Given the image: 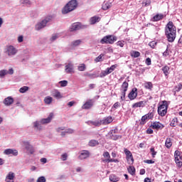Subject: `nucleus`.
<instances>
[{
    "instance_id": "1",
    "label": "nucleus",
    "mask_w": 182,
    "mask_h": 182,
    "mask_svg": "<svg viewBox=\"0 0 182 182\" xmlns=\"http://www.w3.org/2000/svg\"><path fill=\"white\" fill-rule=\"evenodd\" d=\"M177 30L173 23V21H169L165 28V35L167 38L168 42H174Z\"/></svg>"
},
{
    "instance_id": "2",
    "label": "nucleus",
    "mask_w": 182,
    "mask_h": 182,
    "mask_svg": "<svg viewBox=\"0 0 182 182\" xmlns=\"http://www.w3.org/2000/svg\"><path fill=\"white\" fill-rule=\"evenodd\" d=\"M76 8H77V1L71 0L63 8L62 14L66 15V14H69V12L75 11Z\"/></svg>"
},
{
    "instance_id": "3",
    "label": "nucleus",
    "mask_w": 182,
    "mask_h": 182,
    "mask_svg": "<svg viewBox=\"0 0 182 182\" xmlns=\"http://www.w3.org/2000/svg\"><path fill=\"white\" fill-rule=\"evenodd\" d=\"M52 19L53 17L52 16H48L45 18H43L41 21L38 22L36 25V31H41V29H43L49 22H52Z\"/></svg>"
},
{
    "instance_id": "4",
    "label": "nucleus",
    "mask_w": 182,
    "mask_h": 182,
    "mask_svg": "<svg viewBox=\"0 0 182 182\" xmlns=\"http://www.w3.org/2000/svg\"><path fill=\"white\" fill-rule=\"evenodd\" d=\"M167 109H168L167 101H163L162 104L158 107V114L161 117H164L167 114Z\"/></svg>"
},
{
    "instance_id": "5",
    "label": "nucleus",
    "mask_w": 182,
    "mask_h": 182,
    "mask_svg": "<svg viewBox=\"0 0 182 182\" xmlns=\"http://www.w3.org/2000/svg\"><path fill=\"white\" fill-rule=\"evenodd\" d=\"M116 41H117V37L112 35H109V36H104L101 39L100 43H102V45H105V43L106 44L109 43L110 45H112V43H114Z\"/></svg>"
},
{
    "instance_id": "6",
    "label": "nucleus",
    "mask_w": 182,
    "mask_h": 182,
    "mask_svg": "<svg viewBox=\"0 0 182 182\" xmlns=\"http://www.w3.org/2000/svg\"><path fill=\"white\" fill-rule=\"evenodd\" d=\"M87 28V26L82 25L81 23H74L70 28V32H75V31H80V29H85Z\"/></svg>"
},
{
    "instance_id": "7",
    "label": "nucleus",
    "mask_w": 182,
    "mask_h": 182,
    "mask_svg": "<svg viewBox=\"0 0 182 182\" xmlns=\"http://www.w3.org/2000/svg\"><path fill=\"white\" fill-rule=\"evenodd\" d=\"M90 157V151L87 150H82L78 153V160H86Z\"/></svg>"
},
{
    "instance_id": "8",
    "label": "nucleus",
    "mask_w": 182,
    "mask_h": 182,
    "mask_svg": "<svg viewBox=\"0 0 182 182\" xmlns=\"http://www.w3.org/2000/svg\"><path fill=\"white\" fill-rule=\"evenodd\" d=\"M6 53H7L8 56H15L18 53V50L14 46H8Z\"/></svg>"
},
{
    "instance_id": "9",
    "label": "nucleus",
    "mask_w": 182,
    "mask_h": 182,
    "mask_svg": "<svg viewBox=\"0 0 182 182\" xmlns=\"http://www.w3.org/2000/svg\"><path fill=\"white\" fill-rule=\"evenodd\" d=\"M3 153L6 156H10L11 157L12 156L16 157V156H18V150L15 149H6L4 151Z\"/></svg>"
},
{
    "instance_id": "10",
    "label": "nucleus",
    "mask_w": 182,
    "mask_h": 182,
    "mask_svg": "<svg viewBox=\"0 0 182 182\" xmlns=\"http://www.w3.org/2000/svg\"><path fill=\"white\" fill-rule=\"evenodd\" d=\"M42 124H43L41 122V120H36L32 123L33 129L36 132H41L43 129Z\"/></svg>"
},
{
    "instance_id": "11",
    "label": "nucleus",
    "mask_w": 182,
    "mask_h": 182,
    "mask_svg": "<svg viewBox=\"0 0 182 182\" xmlns=\"http://www.w3.org/2000/svg\"><path fill=\"white\" fill-rule=\"evenodd\" d=\"M23 144L25 149L27 150V151H28L31 154H33V153H35V149L32 145H31L29 141H24L23 142Z\"/></svg>"
},
{
    "instance_id": "12",
    "label": "nucleus",
    "mask_w": 182,
    "mask_h": 182,
    "mask_svg": "<svg viewBox=\"0 0 182 182\" xmlns=\"http://www.w3.org/2000/svg\"><path fill=\"white\" fill-rule=\"evenodd\" d=\"M151 127L154 129V130H163L164 125L160 123V122H155L151 124Z\"/></svg>"
},
{
    "instance_id": "13",
    "label": "nucleus",
    "mask_w": 182,
    "mask_h": 182,
    "mask_svg": "<svg viewBox=\"0 0 182 182\" xmlns=\"http://www.w3.org/2000/svg\"><path fill=\"white\" fill-rule=\"evenodd\" d=\"M65 68L66 73H73L75 72V65L72 63L66 64Z\"/></svg>"
},
{
    "instance_id": "14",
    "label": "nucleus",
    "mask_w": 182,
    "mask_h": 182,
    "mask_svg": "<svg viewBox=\"0 0 182 182\" xmlns=\"http://www.w3.org/2000/svg\"><path fill=\"white\" fill-rule=\"evenodd\" d=\"M116 129H112L109 133L108 135L112 140H119V139H122V135H116Z\"/></svg>"
},
{
    "instance_id": "15",
    "label": "nucleus",
    "mask_w": 182,
    "mask_h": 182,
    "mask_svg": "<svg viewBox=\"0 0 182 182\" xmlns=\"http://www.w3.org/2000/svg\"><path fill=\"white\" fill-rule=\"evenodd\" d=\"M52 119H53V112L50 113V114L48 115V117L47 118L41 119H40V121L42 124H48L50 123V122H52Z\"/></svg>"
},
{
    "instance_id": "16",
    "label": "nucleus",
    "mask_w": 182,
    "mask_h": 182,
    "mask_svg": "<svg viewBox=\"0 0 182 182\" xmlns=\"http://www.w3.org/2000/svg\"><path fill=\"white\" fill-rule=\"evenodd\" d=\"M128 97L129 100H134V99L137 97V88H133L132 91L129 93Z\"/></svg>"
},
{
    "instance_id": "17",
    "label": "nucleus",
    "mask_w": 182,
    "mask_h": 182,
    "mask_svg": "<svg viewBox=\"0 0 182 182\" xmlns=\"http://www.w3.org/2000/svg\"><path fill=\"white\" fill-rule=\"evenodd\" d=\"M15 180V173L10 171L6 176V182H14Z\"/></svg>"
},
{
    "instance_id": "18",
    "label": "nucleus",
    "mask_w": 182,
    "mask_h": 182,
    "mask_svg": "<svg viewBox=\"0 0 182 182\" xmlns=\"http://www.w3.org/2000/svg\"><path fill=\"white\" fill-rule=\"evenodd\" d=\"M14 103V98L12 97H8L4 99V105L5 106H11Z\"/></svg>"
},
{
    "instance_id": "19",
    "label": "nucleus",
    "mask_w": 182,
    "mask_h": 182,
    "mask_svg": "<svg viewBox=\"0 0 182 182\" xmlns=\"http://www.w3.org/2000/svg\"><path fill=\"white\" fill-rule=\"evenodd\" d=\"M75 133V130L70 128H68L67 129H64L63 132H61L62 137H65L66 134H73Z\"/></svg>"
},
{
    "instance_id": "20",
    "label": "nucleus",
    "mask_w": 182,
    "mask_h": 182,
    "mask_svg": "<svg viewBox=\"0 0 182 182\" xmlns=\"http://www.w3.org/2000/svg\"><path fill=\"white\" fill-rule=\"evenodd\" d=\"M92 107V100H88L82 106V109H90Z\"/></svg>"
},
{
    "instance_id": "21",
    "label": "nucleus",
    "mask_w": 182,
    "mask_h": 182,
    "mask_svg": "<svg viewBox=\"0 0 182 182\" xmlns=\"http://www.w3.org/2000/svg\"><path fill=\"white\" fill-rule=\"evenodd\" d=\"M146 105V102L144 101H140V102H136L134 103L133 105H132V107L133 108H136V107H144Z\"/></svg>"
},
{
    "instance_id": "22",
    "label": "nucleus",
    "mask_w": 182,
    "mask_h": 182,
    "mask_svg": "<svg viewBox=\"0 0 182 182\" xmlns=\"http://www.w3.org/2000/svg\"><path fill=\"white\" fill-rule=\"evenodd\" d=\"M102 18L99 16H94L92 17V25H95L98 22H100Z\"/></svg>"
},
{
    "instance_id": "23",
    "label": "nucleus",
    "mask_w": 182,
    "mask_h": 182,
    "mask_svg": "<svg viewBox=\"0 0 182 182\" xmlns=\"http://www.w3.org/2000/svg\"><path fill=\"white\" fill-rule=\"evenodd\" d=\"M164 18V16L163 14H156L152 18V21L153 22H157L161 19H163Z\"/></svg>"
},
{
    "instance_id": "24",
    "label": "nucleus",
    "mask_w": 182,
    "mask_h": 182,
    "mask_svg": "<svg viewBox=\"0 0 182 182\" xmlns=\"http://www.w3.org/2000/svg\"><path fill=\"white\" fill-rule=\"evenodd\" d=\"M53 97H55V99H62V95H60V92L58 90L53 92Z\"/></svg>"
},
{
    "instance_id": "25",
    "label": "nucleus",
    "mask_w": 182,
    "mask_h": 182,
    "mask_svg": "<svg viewBox=\"0 0 182 182\" xmlns=\"http://www.w3.org/2000/svg\"><path fill=\"white\" fill-rule=\"evenodd\" d=\"M165 146L166 149H170L173 146V142L171 138H167L165 142Z\"/></svg>"
},
{
    "instance_id": "26",
    "label": "nucleus",
    "mask_w": 182,
    "mask_h": 182,
    "mask_svg": "<svg viewBox=\"0 0 182 182\" xmlns=\"http://www.w3.org/2000/svg\"><path fill=\"white\" fill-rule=\"evenodd\" d=\"M113 122L112 117H108L102 120V124H109Z\"/></svg>"
},
{
    "instance_id": "27",
    "label": "nucleus",
    "mask_w": 182,
    "mask_h": 182,
    "mask_svg": "<svg viewBox=\"0 0 182 182\" xmlns=\"http://www.w3.org/2000/svg\"><path fill=\"white\" fill-rule=\"evenodd\" d=\"M53 102V98L50 96H47L44 98V102L46 105H50Z\"/></svg>"
},
{
    "instance_id": "28",
    "label": "nucleus",
    "mask_w": 182,
    "mask_h": 182,
    "mask_svg": "<svg viewBox=\"0 0 182 182\" xmlns=\"http://www.w3.org/2000/svg\"><path fill=\"white\" fill-rule=\"evenodd\" d=\"M127 89H129V83L124 81L121 86V90L127 92Z\"/></svg>"
},
{
    "instance_id": "29",
    "label": "nucleus",
    "mask_w": 182,
    "mask_h": 182,
    "mask_svg": "<svg viewBox=\"0 0 182 182\" xmlns=\"http://www.w3.org/2000/svg\"><path fill=\"white\" fill-rule=\"evenodd\" d=\"M177 124H178V119L177 117L173 118L171 123H170V126L171 127H176V126H177Z\"/></svg>"
},
{
    "instance_id": "30",
    "label": "nucleus",
    "mask_w": 182,
    "mask_h": 182,
    "mask_svg": "<svg viewBox=\"0 0 182 182\" xmlns=\"http://www.w3.org/2000/svg\"><path fill=\"white\" fill-rule=\"evenodd\" d=\"M20 2L25 6H31V5H32V1H31V0H21Z\"/></svg>"
},
{
    "instance_id": "31",
    "label": "nucleus",
    "mask_w": 182,
    "mask_h": 182,
    "mask_svg": "<svg viewBox=\"0 0 182 182\" xmlns=\"http://www.w3.org/2000/svg\"><path fill=\"white\" fill-rule=\"evenodd\" d=\"M109 8H112V3H104L102 4V9L103 11H107Z\"/></svg>"
},
{
    "instance_id": "32",
    "label": "nucleus",
    "mask_w": 182,
    "mask_h": 182,
    "mask_svg": "<svg viewBox=\"0 0 182 182\" xmlns=\"http://www.w3.org/2000/svg\"><path fill=\"white\" fill-rule=\"evenodd\" d=\"M8 75V70H0V79H4L5 76Z\"/></svg>"
},
{
    "instance_id": "33",
    "label": "nucleus",
    "mask_w": 182,
    "mask_h": 182,
    "mask_svg": "<svg viewBox=\"0 0 182 182\" xmlns=\"http://www.w3.org/2000/svg\"><path fill=\"white\" fill-rule=\"evenodd\" d=\"M128 172L131 173L132 176H134L136 174V168L134 166H129L128 168Z\"/></svg>"
},
{
    "instance_id": "34",
    "label": "nucleus",
    "mask_w": 182,
    "mask_h": 182,
    "mask_svg": "<svg viewBox=\"0 0 182 182\" xmlns=\"http://www.w3.org/2000/svg\"><path fill=\"white\" fill-rule=\"evenodd\" d=\"M102 123H103V121L102 120H96V121L92 122V124L97 127H99V126H102Z\"/></svg>"
},
{
    "instance_id": "35",
    "label": "nucleus",
    "mask_w": 182,
    "mask_h": 182,
    "mask_svg": "<svg viewBox=\"0 0 182 182\" xmlns=\"http://www.w3.org/2000/svg\"><path fill=\"white\" fill-rule=\"evenodd\" d=\"M162 70L165 75V76L168 75V70H170V68L167 65H165L164 68H162Z\"/></svg>"
},
{
    "instance_id": "36",
    "label": "nucleus",
    "mask_w": 182,
    "mask_h": 182,
    "mask_svg": "<svg viewBox=\"0 0 182 182\" xmlns=\"http://www.w3.org/2000/svg\"><path fill=\"white\" fill-rule=\"evenodd\" d=\"M80 43H82V41L80 40H76L74 41L71 43L72 46H73L74 48H75V46H79L80 45Z\"/></svg>"
},
{
    "instance_id": "37",
    "label": "nucleus",
    "mask_w": 182,
    "mask_h": 182,
    "mask_svg": "<svg viewBox=\"0 0 182 182\" xmlns=\"http://www.w3.org/2000/svg\"><path fill=\"white\" fill-rule=\"evenodd\" d=\"M144 87L145 89H149V90H151V89H153V83H151V82H148L145 83Z\"/></svg>"
},
{
    "instance_id": "38",
    "label": "nucleus",
    "mask_w": 182,
    "mask_h": 182,
    "mask_svg": "<svg viewBox=\"0 0 182 182\" xmlns=\"http://www.w3.org/2000/svg\"><path fill=\"white\" fill-rule=\"evenodd\" d=\"M29 90V87L23 86L19 89L20 93H26Z\"/></svg>"
},
{
    "instance_id": "39",
    "label": "nucleus",
    "mask_w": 182,
    "mask_h": 182,
    "mask_svg": "<svg viewBox=\"0 0 182 182\" xmlns=\"http://www.w3.org/2000/svg\"><path fill=\"white\" fill-rule=\"evenodd\" d=\"M59 38V34H53L52 36L50 38V42L52 43V42H55L56 39Z\"/></svg>"
},
{
    "instance_id": "40",
    "label": "nucleus",
    "mask_w": 182,
    "mask_h": 182,
    "mask_svg": "<svg viewBox=\"0 0 182 182\" xmlns=\"http://www.w3.org/2000/svg\"><path fill=\"white\" fill-rule=\"evenodd\" d=\"M109 180H110V181H112V182H117V181H119V178L117 176H116L115 175H111L109 176Z\"/></svg>"
},
{
    "instance_id": "41",
    "label": "nucleus",
    "mask_w": 182,
    "mask_h": 182,
    "mask_svg": "<svg viewBox=\"0 0 182 182\" xmlns=\"http://www.w3.org/2000/svg\"><path fill=\"white\" fill-rule=\"evenodd\" d=\"M104 161H106V163H119L118 159H107Z\"/></svg>"
},
{
    "instance_id": "42",
    "label": "nucleus",
    "mask_w": 182,
    "mask_h": 182,
    "mask_svg": "<svg viewBox=\"0 0 182 182\" xmlns=\"http://www.w3.org/2000/svg\"><path fill=\"white\" fill-rule=\"evenodd\" d=\"M131 56L132 58H139L140 56V52H139V51H133L131 53Z\"/></svg>"
},
{
    "instance_id": "43",
    "label": "nucleus",
    "mask_w": 182,
    "mask_h": 182,
    "mask_svg": "<svg viewBox=\"0 0 182 182\" xmlns=\"http://www.w3.org/2000/svg\"><path fill=\"white\" fill-rule=\"evenodd\" d=\"M117 67V65H112L110 68H107V70L110 73H112V72H113V70H114L116 69V68Z\"/></svg>"
},
{
    "instance_id": "44",
    "label": "nucleus",
    "mask_w": 182,
    "mask_h": 182,
    "mask_svg": "<svg viewBox=\"0 0 182 182\" xmlns=\"http://www.w3.org/2000/svg\"><path fill=\"white\" fill-rule=\"evenodd\" d=\"M61 87H66L68 86V80H62L59 82Z\"/></svg>"
},
{
    "instance_id": "45",
    "label": "nucleus",
    "mask_w": 182,
    "mask_h": 182,
    "mask_svg": "<svg viewBox=\"0 0 182 182\" xmlns=\"http://www.w3.org/2000/svg\"><path fill=\"white\" fill-rule=\"evenodd\" d=\"M107 75H110L109 73L107 71V69H106L104 71H102L100 74V77H105V76H107Z\"/></svg>"
},
{
    "instance_id": "46",
    "label": "nucleus",
    "mask_w": 182,
    "mask_h": 182,
    "mask_svg": "<svg viewBox=\"0 0 182 182\" xmlns=\"http://www.w3.org/2000/svg\"><path fill=\"white\" fill-rule=\"evenodd\" d=\"M126 159L127 160V161H132V163H134V159H133V154H130L126 156Z\"/></svg>"
},
{
    "instance_id": "47",
    "label": "nucleus",
    "mask_w": 182,
    "mask_h": 182,
    "mask_svg": "<svg viewBox=\"0 0 182 182\" xmlns=\"http://www.w3.org/2000/svg\"><path fill=\"white\" fill-rule=\"evenodd\" d=\"M147 115H144L142 116L141 120V122H140V124H146V120H147Z\"/></svg>"
},
{
    "instance_id": "48",
    "label": "nucleus",
    "mask_w": 182,
    "mask_h": 182,
    "mask_svg": "<svg viewBox=\"0 0 182 182\" xmlns=\"http://www.w3.org/2000/svg\"><path fill=\"white\" fill-rule=\"evenodd\" d=\"M150 151H151V153L152 157H153V158L156 157V154H157V151H156L154 150V147H151V148L150 149Z\"/></svg>"
},
{
    "instance_id": "49",
    "label": "nucleus",
    "mask_w": 182,
    "mask_h": 182,
    "mask_svg": "<svg viewBox=\"0 0 182 182\" xmlns=\"http://www.w3.org/2000/svg\"><path fill=\"white\" fill-rule=\"evenodd\" d=\"M156 45H157V42L156 41H151V42H149V46L152 48V49H154V48H156Z\"/></svg>"
},
{
    "instance_id": "50",
    "label": "nucleus",
    "mask_w": 182,
    "mask_h": 182,
    "mask_svg": "<svg viewBox=\"0 0 182 182\" xmlns=\"http://www.w3.org/2000/svg\"><path fill=\"white\" fill-rule=\"evenodd\" d=\"M85 69H86L85 64H81L78 66V70H80V72H84Z\"/></svg>"
},
{
    "instance_id": "51",
    "label": "nucleus",
    "mask_w": 182,
    "mask_h": 182,
    "mask_svg": "<svg viewBox=\"0 0 182 182\" xmlns=\"http://www.w3.org/2000/svg\"><path fill=\"white\" fill-rule=\"evenodd\" d=\"M181 155V153L179 151H176L174 154L175 160H178V156Z\"/></svg>"
},
{
    "instance_id": "52",
    "label": "nucleus",
    "mask_w": 182,
    "mask_h": 182,
    "mask_svg": "<svg viewBox=\"0 0 182 182\" xmlns=\"http://www.w3.org/2000/svg\"><path fill=\"white\" fill-rule=\"evenodd\" d=\"M103 58V54H100L98 57H97L95 59V62L97 63V62H102V58Z\"/></svg>"
},
{
    "instance_id": "53",
    "label": "nucleus",
    "mask_w": 182,
    "mask_h": 182,
    "mask_svg": "<svg viewBox=\"0 0 182 182\" xmlns=\"http://www.w3.org/2000/svg\"><path fill=\"white\" fill-rule=\"evenodd\" d=\"M175 161H176V163L177 166H178L179 168H181V166H182V161H180V159H175Z\"/></svg>"
},
{
    "instance_id": "54",
    "label": "nucleus",
    "mask_w": 182,
    "mask_h": 182,
    "mask_svg": "<svg viewBox=\"0 0 182 182\" xmlns=\"http://www.w3.org/2000/svg\"><path fill=\"white\" fill-rule=\"evenodd\" d=\"M61 159L63 161H66L68 160V154L65 153L61 155Z\"/></svg>"
},
{
    "instance_id": "55",
    "label": "nucleus",
    "mask_w": 182,
    "mask_h": 182,
    "mask_svg": "<svg viewBox=\"0 0 182 182\" xmlns=\"http://www.w3.org/2000/svg\"><path fill=\"white\" fill-rule=\"evenodd\" d=\"M37 182H46V178L45 176H41L37 179Z\"/></svg>"
},
{
    "instance_id": "56",
    "label": "nucleus",
    "mask_w": 182,
    "mask_h": 182,
    "mask_svg": "<svg viewBox=\"0 0 182 182\" xmlns=\"http://www.w3.org/2000/svg\"><path fill=\"white\" fill-rule=\"evenodd\" d=\"M127 91H122V96H121V100H126V92Z\"/></svg>"
},
{
    "instance_id": "57",
    "label": "nucleus",
    "mask_w": 182,
    "mask_h": 182,
    "mask_svg": "<svg viewBox=\"0 0 182 182\" xmlns=\"http://www.w3.org/2000/svg\"><path fill=\"white\" fill-rule=\"evenodd\" d=\"M146 116L148 119H153V117H154V114L153 112H149Z\"/></svg>"
},
{
    "instance_id": "58",
    "label": "nucleus",
    "mask_w": 182,
    "mask_h": 182,
    "mask_svg": "<svg viewBox=\"0 0 182 182\" xmlns=\"http://www.w3.org/2000/svg\"><path fill=\"white\" fill-rule=\"evenodd\" d=\"M96 146H99V141L97 140L92 141V147H95Z\"/></svg>"
},
{
    "instance_id": "59",
    "label": "nucleus",
    "mask_w": 182,
    "mask_h": 182,
    "mask_svg": "<svg viewBox=\"0 0 182 182\" xmlns=\"http://www.w3.org/2000/svg\"><path fill=\"white\" fill-rule=\"evenodd\" d=\"M64 130H65V127H60L56 129V132H58V133H62V132H63Z\"/></svg>"
},
{
    "instance_id": "60",
    "label": "nucleus",
    "mask_w": 182,
    "mask_h": 182,
    "mask_svg": "<svg viewBox=\"0 0 182 182\" xmlns=\"http://www.w3.org/2000/svg\"><path fill=\"white\" fill-rule=\"evenodd\" d=\"M145 63L147 66H150V65H151V59L150 58H146Z\"/></svg>"
},
{
    "instance_id": "61",
    "label": "nucleus",
    "mask_w": 182,
    "mask_h": 182,
    "mask_svg": "<svg viewBox=\"0 0 182 182\" xmlns=\"http://www.w3.org/2000/svg\"><path fill=\"white\" fill-rule=\"evenodd\" d=\"M124 153L126 154V156H130V154H132V152L129 149H124Z\"/></svg>"
},
{
    "instance_id": "62",
    "label": "nucleus",
    "mask_w": 182,
    "mask_h": 182,
    "mask_svg": "<svg viewBox=\"0 0 182 182\" xmlns=\"http://www.w3.org/2000/svg\"><path fill=\"white\" fill-rule=\"evenodd\" d=\"M18 43H21V42H23V36H19L17 39Z\"/></svg>"
},
{
    "instance_id": "63",
    "label": "nucleus",
    "mask_w": 182,
    "mask_h": 182,
    "mask_svg": "<svg viewBox=\"0 0 182 182\" xmlns=\"http://www.w3.org/2000/svg\"><path fill=\"white\" fill-rule=\"evenodd\" d=\"M117 109V107H120V104L119 102H117L114 104L113 107H112V109Z\"/></svg>"
},
{
    "instance_id": "64",
    "label": "nucleus",
    "mask_w": 182,
    "mask_h": 182,
    "mask_svg": "<svg viewBox=\"0 0 182 182\" xmlns=\"http://www.w3.org/2000/svg\"><path fill=\"white\" fill-rule=\"evenodd\" d=\"M104 157H106L107 159H110V154H109L108 151H106L103 154Z\"/></svg>"
}]
</instances>
